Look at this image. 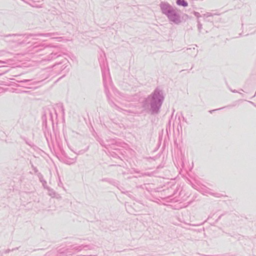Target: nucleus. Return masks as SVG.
I'll list each match as a JSON object with an SVG mask.
<instances>
[{"mask_svg": "<svg viewBox=\"0 0 256 256\" xmlns=\"http://www.w3.org/2000/svg\"><path fill=\"white\" fill-rule=\"evenodd\" d=\"M176 4L178 5L182 6H188V3L184 0H177Z\"/></svg>", "mask_w": 256, "mask_h": 256, "instance_id": "f257e3e1", "label": "nucleus"}]
</instances>
